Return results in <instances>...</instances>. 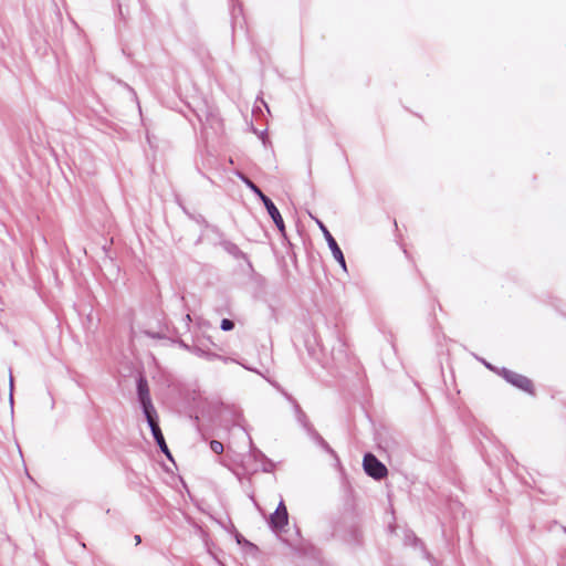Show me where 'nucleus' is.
Returning <instances> with one entry per match:
<instances>
[{"mask_svg": "<svg viewBox=\"0 0 566 566\" xmlns=\"http://www.w3.org/2000/svg\"><path fill=\"white\" fill-rule=\"evenodd\" d=\"M146 419L151 429L153 436H154L156 442L158 443V446L160 447L161 451L165 452L168 457H170L165 438H164L163 432H161V430L158 426V422L156 420V416L148 415V417H146Z\"/></svg>", "mask_w": 566, "mask_h": 566, "instance_id": "423d86ee", "label": "nucleus"}, {"mask_svg": "<svg viewBox=\"0 0 566 566\" xmlns=\"http://www.w3.org/2000/svg\"><path fill=\"white\" fill-rule=\"evenodd\" d=\"M363 465L366 473L376 480L384 479L388 474L387 468L371 453L364 457Z\"/></svg>", "mask_w": 566, "mask_h": 566, "instance_id": "f257e3e1", "label": "nucleus"}, {"mask_svg": "<svg viewBox=\"0 0 566 566\" xmlns=\"http://www.w3.org/2000/svg\"><path fill=\"white\" fill-rule=\"evenodd\" d=\"M319 227H321V229L323 230V232L325 234L326 241L328 243V247L332 250V253H333L334 258L338 261V263L342 265V268L344 270H346L345 258H344L343 252L339 249L337 242L335 241L333 235L329 233V231L326 229V227L322 222H319Z\"/></svg>", "mask_w": 566, "mask_h": 566, "instance_id": "39448f33", "label": "nucleus"}, {"mask_svg": "<svg viewBox=\"0 0 566 566\" xmlns=\"http://www.w3.org/2000/svg\"><path fill=\"white\" fill-rule=\"evenodd\" d=\"M140 541H142L140 536H139V535H136V536H135V542H136V544H139V543H140Z\"/></svg>", "mask_w": 566, "mask_h": 566, "instance_id": "9b49d317", "label": "nucleus"}, {"mask_svg": "<svg viewBox=\"0 0 566 566\" xmlns=\"http://www.w3.org/2000/svg\"><path fill=\"white\" fill-rule=\"evenodd\" d=\"M262 201H263L264 206L266 207L269 214L271 216L274 223L279 228V230L281 232H283L285 226H284V221H283L277 208L274 206V203L271 201V199L268 198L266 196H262Z\"/></svg>", "mask_w": 566, "mask_h": 566, "instance_id": "0eeeda50", "label": "nucleus"}, {"mask_svg": "<svg viewBox=\"0 0 566 566\" xmlns=\"http://www.w3.org/2000/svg\"><path fill=\"white\" fill-rule=\"evenodd\" d=\"M504 378L512 384L513 386L528 392L531 395L535 394L534 385L530 378L526 376L520 375L514 371H506L504 374Z\"/></svg>", "mask_w": 566, "mask_h": 566, "instance_id": "7ed1b4c3", "label": "nucleus"}, {"mask_svg": "<svg viewBox=\"0 0 566 566\" xmlns=\"http://www.w3.org/2000/svg\"><path fill=\"white\" fill-rule=\"evenodd\" d=\"M210 449L217 454H221L224 450L222 442L218 440L210 441Z\"/></svg>", "mask_w": 566, "mask_h": 566, "instance_id": "6e6552de", "label": "nucleus"}, {"mask_svg": "<svg viewBox=\"0 0 566 566\" xmlns=\"http://www.w3.org/2000/svg\"><path fill=\"white\" fill-rule=\"evenodd\" d=\"M270 522L272 527L275 530H282L284 526L287 525L289 514L286 506L283 502H280L275 512L271 515Z\"/></svg>", "mask_w": 566, "mask_h": 566, "instance_id": "20e7f679", "label": "nucleus"}, {"mask_svg": "<svg viewBox=\"0 0 566 566\" xmlns=\"http://www.w3.org/2000/svg\"><path fill=\"white\" fill-rule=\"evenodd\" d=\"M234 327V324L232 321L228 319V318H223L221 321V328L223 331H231L232 328Z\"/></svg>", "mask_w": 566, "mask_h": 566, "instance_id": "1a4fd4ad", "label": "nucleus"}, {"mask_svg": "<svg viewBox=\"0 0 566 566\" xmlns=\"http://www.w3.org/2000/svg\"><path fill=\"white\" fill-rule=\"evenodd\" d=\"M137 389H138V398L143 406L145 417H148V415L156 416V410H155L151 399H150L148 382L145 378H143V377L139 378Z\"/></svg>", "mask_w": 566, "mask_h": 566, "instance_id": "f03ea898", "label": "nucleus"}, {"mask_svg": "<svg viewBox=\"0 0 566 566\" xmlns=\"http://www.w3.org/2000/svg\"><path fill=\"white\" fill-rule=\"evenodd\" d=\"M247 181V185L255 192L259 195V197L262 199V196H265L253 182H251L250 180H245Z\"/></svg>", "mask_w": 566, "mask_h": 566, "instance_id": "9d476101", "label": "nucleus"}]
</instances>
